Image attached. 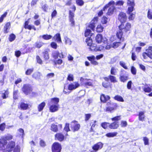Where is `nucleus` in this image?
Masks as SVG:
<instances>
[{
  "mask_svg": "<svg viewBox=\"0 0 152 152\" xmlns=\"http://www.w3.org/2000/svg\"><path fill=\"white\" fill-rule=\"evenodd\" d=\"M131 27V24L129 23H127L124 25L123 24H121L118 26L119 30L117 31L116 36L119 39H122L123 41L124 38L122 37L123 35L126 34L129 31Z\"/></svg>",
  "mask_w": 152,
  "mask_h": 152,
  "instance_id": "obj_1",
  "label": "nucleus"
},
{
  "mask_svg": "<svg viewBox=\"0 0 152 152\" xmlns=\"http://www.w3.org/2000/svg\"><path fill=\"white\" fill-rule=\"evenodd\" d=\"M98 20L97 17H96L94 18L92 20L88 25V28H90L91 30L94 31V30L95 27V24L97 23ZM93 34L91 33V31L89 28H86V30L85 31V35L86 37H91L92 36Z\"/></svg>",
  "mask_w": 152,
  "mask_h": 152,
  "instance_id": "obj_2",
  "label": "nucleus"
},
{
  "mask_svg": "<svg viewBox=\"0 0 152 152\" xmlns=\"http://www.w3.org/2000/svg\"><path fill=\"white\" fill-rule=\"evenodd\" d=\"M127 4L129 6L127 13L129 15V19L130 20H133L135 16L134 14L133 13H131L134 9V7L135 6L134 1L133 0H128Z\"/></svg>",
  "mask_w": 152,
  "mask_h": 152,
  "instance_id": "obj_3",
  "label": "nucleus"
},
{
  "mask_svg": "<svg viewBox=\"0 0 152 152\" xmlns=\"http://www.w3.org/2000/svg\"><path fill=\"white\" fill-rule=\"evenodd\" d=\"M23 92L26 95H28L32 91V88L31 85L26 84L23 85L22 88Z\"/></svg>",
  "mask_w": 152,
  "mask_h": 152,
  "instance_id": "obj_4",
  "label": "nucleus"
},
{
  "mask_svg": "<svg viewBox=\"0 0 152 152\" xmlns=\"http://www.w3.org/2000/svg\"><path fill=\"white\" fill-rule=\"evenodd\" d=\"M124 69L121 70L119 74V79L121 81L124 83L129 79L128 75Z\"/></svg>",
  "mask_w": 152,
  "mask_h": 152,
  "instance_id": "obj_5",
  "label": "nucleus"
},
{
  "mask_svg": "<svg viewBox=\"0 0 152 152\" xmlns=\"http://www.w3.org/2000/svg\"><path fill=\"white\" fill-rule=\"evenodd\" d=\"M142 56L144 59H147L148 57L152 59V46H149L146 52L142 53Z\"/></svg>",
  "mask_w": 152,
  "mask_h": 152,
  "instance_id": "obj_6",
  "label": "nucleus"
},
{
  "mask_svg": "<svg viewBox=\"0 0 152 152\" xmlns=\"http://www.w3.org/2000/svg\"><path fill=\"white\" fill-rule=\"evenodd\" d=\"M61 145L57 142L53 143L52 145V152H61Z\"/></svg>",
  "mask_w": 152,
  "mask_h": 152,
  "instance_id": "obj_7",
  "label": "nucleus"
},
{
  "mask_svg": "<svg viewBox=\"0 0 152 152\" xmlns=\"http://www.w3.org/2000/svg\"><path fill=\"white\" fill-rule=\"evenodd\" d=\"M95 40L98 43L103 42L104 43H107V39L106 37H103L102 35L101 34H98L96 35L95 37Z\"/></svg>",
  "mask_w": 152,
  "mask_h": 152,
  "instance_id": "obj_8",
  "label": "nucleus"
},
{
  "mask_svg": "<svg viewBox=\"0 0 152 152\" xmlns=\"http://www.w3.org/2000/svg\"><path fill=\"white\" fill-rule=\"evenodd\" d=\"M71 129L74 132L78 131L80 128V125L77 123V121H73L71 123L70 126Z\"/></svg>",
  "mask_w": 152,
  "mask_h": 152,
  "instance_id": "obj_9",
  "label": "nucleus"
},
{
  "mask_svg": "<svg viewBox=\"0 0 152 152\" xmlns=\"http://www.w3.org/2000/svg\"><path fill=\"white\" fill-rule=\"evenodd\" d=\"M86 42L88 46H91L90 49L91 51H98V49L96 47H92V44H93L92 39L91 37H88L86 39Z\"/></svg>",
  "mask_w": 152,
  "mask_h": 152,
  "instance_id": "obj_10",
  "label": "nucleus"
},
{
  "mask_svg": "<svg viewBox=\"0 0 152 152\" xmlns=\"http://www.w3.org/2000/svg\"><path fill=\"white\" fill-rule=\"evenodd\" d=\"M118 19L121 23V24H123L126 22L127 19V17L125 13L120 12L118 16Z\"/></svg>",
  "mask_w": 152,
  "mask_h": 152,
  "instance_id": "obj_11",
  "label": "nucleus"
},
{
  "mask_svg": "<svg viewBox=\"0 0 152 152\" xmlns=\"http://www.w3.org/2000/svg\"><path fill=\"white\" fill-rule=\"evenodd\" d=\"M103 147V144L101 142H98L94 145L92 147V149L94 151L91 152H96L99 150L101 149Z\"/></svg>",
  "mask_w": 152,
  "mask_h": 152,
  "instance_id": "obj_12",
  "label": "nucleus"
},
{
  "mask_svg": "<svg viewBox=\"0 0 152 152\" xmlns=\"http://www.w3.org/2000/svg\"><path fill=\"white\" fill-rule=\"evenodd\" d=\"M116 107V104L114 103H111L110 105L107 107L106 111L109 113H111L113 112Z\"/></svg>",
  "mask_w": 152,
  "mask_h": 152,
  "instance_id": "obj_13",
  "label": "nucleus"
},
{
  "mask_svg": "<svg viewBox=\"0 0 152 152\" xmlns=\"http://www.w3.org/2000/svg\"><path fill=\"white\" fill-rule=\"evenodd\" d=\"M58 128L60 129H61L62 128V125L61 124H59L57 126L55 124H53L51 125L50 127L51 130L56 132H58Z\"/></svg>",
  "mask_w": 152,
  "mask_h": 152,
  "instance_id": "obj_14",
  "label": "nucleus"
},
{
  "mask_svg": "<svg viewBox=\"0 0 152 152\" xmlns=\"http://www.w3.org/2000/svg\"><path fill=\"white\" fill-rule=\"evenodd\" d=\"M74 17V14L71 10L69 11V18L70 22L71 23V26H73L75 25V21L73 18Z\"/></svg>",
  "mask_w": 152,
  "mask_h": 152,
  "instance_id": "obj_15",
  "label": "nucleus"
},
{
  "mask_svg": "<svg viewBox=\"0 0 152 152\" xmlns=\"http://www.w3.org/2000/svg\"><path fill=\"white\" fill-rule=\"evenodd\" d=\"M87 58L88 60L91 61V63L94 65H97L98 64V63L95 61L96 58L94 56H88Z\"/></svg>",
  "mask_w": 152,
  "mask_h": 152,
  "instance_id": "obj_16",
  "label": "nucleus"
},
{
  "mask_svg": "<svg viewBox=\"0 0 152 152\" xmlns=\"http://www.w3.org/2000/svg\"><path fill=\"white\" fill-rule=\"evenodd\" d=\"M119 126V123L118 121H114L113 123L109 124V128L111 129H117Z\"/></svg>",
  "mask_w": 152,
  "mask_h": 152,
  "instance_id": "obj_17",
  "label": "nucleus"
},
{
  "mask_svg": "<svg viewBox=\"0 0 152 152\" xmlns=\"http://www.w3.org/2000/svg\"><path fill=\"white\" fill-rule=\"evenodd\" d=\"M15 146V143L14 142L11 141L7 145V151H11L13 149H14Z\"/></svg>",
  "mask_w": 152,
  "mask_h": 152,
  "instance_id": "obj_18",
  "label": "nucleus"
},
{
  "mask_svg": "<svg viewBox=\"0 0 152 152\" xmlns=\"http://www.w3.org/2000/svg\"><path fill=\"white\" fill-rule=\"evenodd\" d=\"M79 86L80 84L78 83H75V84L71 83L69 85L68 89L69 90L72 91L78 87Z\"/></svg>",
  "mask_w": 152,
  "mask_h": 152,
  "instance_id": "obj_19",
  "label": "nucleus"
},
{
  "mask_svg": "<svg viewBox=\"0 0 152 152\" xmlns=\"http://www.w3.org/2000/svg\"><path fill=\"white\" fill-rule=\"evenodd\" d=\"M55 137L58 140L62 141L64 139V136L62 133H57L55 135Z\"/></svg>",
  "mask_w": 152,
  "mask_h": 152,
  "instance_id": "obj_20",
  "label": "nucleus"
},
{
  "mask_svg": "<svg viewBox=\"0 0 152 152\" xmlns=\"http://www.w3.org/2000/svg\"><path fill=\"white\" fill-rule=\"evenodd\" d=\"M110 98L109 96H105L104 94H102L101 95L100 99L102 102L105 103L109 100Z\"/></svg>",
  "mask_w": 152,
  "mask_h": 152,
  "instance_id": "obj_21",
  "label": "nucleus"
},
{
  "mask_svg": "<svg viewBox=\"0 0 152 152\" xmlns=\"http://www.w3.org/2000/svg\"><path fill=\"white\" fill-rule=\"evenodd\" d=\"M59 105L56 104H52L50 106L49 109L50 111L51 112H54L58 110Z\"/></svg>",
  "mask_w": 152,
  "mask_h": 152,
  "instance_id": "obj_22",
  "label": "nucleus"
},
{
  "mask_svg": "<svg viewBox=\"0 0 152 152\" xmlns=\"http://www.w3.org/2000/svg\"><path fill=\"white\" fill-rule=\"evenodd\" d=\"M29 105L28 104L21 102L20 104V108L23 110H26L28 108Z\"/></svg>",
  "mask_w": 152,
  "mask_h": 152,
  "instance_id": "obj_23",
  "label": "nucleus"
},
{
  "mask_svg": "<svg viewBox=\"0 0 152 152\" xmlns=\"http://www.w3.org/2000/svg\"><path fill=\"white\" fill-rule=\"evenodd\" d=\"M53 39L56 40L58 43H61L62 42L60 34L59 33L56 34L54 37H53Z\"/></svg>",
  "mask_w": 152,
  "mask_h": 152,
  "instance_id": "obj_24",
  "label": "nucleus"
},
{
  "mask_svg": "<svg viewBox=\"0 0 152 152\" xmlns=\"http://www.w3.org/2000/svg\"><path fill=\"white\" fill-rule=\"evenodd\" d=\"M42 56L45 61H48L49 58V56L48 52L46 50H45L42 53Z\"/></svg>",
  "mask_w": 152,
  "mask_h": 152,
  "instance_id": "obj_25",
  "label": "nucleus"
},
{
  "mask_svg": "<svg viewBox=\"0 0 152 152\" xmlns=\"http://www.w3.org/2000/svg\"><path fill=\"white\" fill-rule=\"evenodd\" d=\"M41 75V73L39 72H35L32 75V77L37 80H39L40 79Z\"/></svg>",
  "mask_w": 152,
  "mask_h": 152,
  "instance_id": "obj_26",
  "label": "nucleus"
},
{
  "mask_svg": "<svg viewBox=\"0 0 152 152\" xmlns=\"http://www.w3.org/2000/svg\"><path fill=\"white\" fill-rule=\"evenodd\" d=\"M139 120L140 121H144L145 118V115H144V112L143 111L140 112L139 113Z\"/></svg>",
  "mask_w": 152,
  "mask_h": 152,
  "instance_id": "obj_27",
  "label": "nucleus"
},
{
  "mask_svg": "<svg viewBox=\"0 0 152 152\" xmlns=\"http://www.w3.org/2000/svg\"><path fill=\"white\" fill-rule=\"evenodd\" d=\"M59 101V99L57 97H54L51 99V102L52 104H56L59 105L58 104Z\"/></svg>",
  "mask_w": 152,
  "mask_h": 152,
  "instance_id": "obj_28",
  "label": "nucleus"
},
{
  "mask_svg": "<svg viewBox=\"0 0 152 152\" xmlns=\"http://www.w3.org/2000/svg\"><path fill=\"white\" fill-rule=\"evenodd\" d=\"M10 26V22H8L6 23L4 27V32L5 34L8 33V30H9Z\"/></svg>",
  "mask_w": 152,
  "mask_h": 152,
  "instance_id": "obj_29",
  "label": "nucleus"
},
{
  "mask_svg": "<svg viewBox=\"0 0 152 152\" xmlns=\"http://www.w3.org/2000/svg\"><path fill=\"white\" fill-rule=\"evenodd\" d=\"M115 4V2L113 1H112L109 2L103 8L102 10L103 11H104L106 10L109 7L112 5H114Z\"/></svg>",
  "mask_w": 152,
  "mask_h": 152,
  "instance_id": "obj_30",
  "label": "nucleus"
},
{
  "mask_svg": "<svg viewBox=\"0 0 152 152\" xmlns=\"http://www.w3.org/2000/svg\"><path fill=\"white\" fill-rule=\"evenodd\" d=\"M143 90L145 92L150 93L152 91V87H149L145 86L142 87Z\"/></svg>",
  "mask_w": 152,
  "mask_h": 152,
  "instance_id": "obj_31",
  "label": "nucleus"
},
{
  "mask_svg": "<svg viewBox=\"0 0 152 152\" xmlns=\"http://www.w3.org/2000/svg\"><path fill=\"white\" fill-rule=\"evenodd\" d=\"M115 7L113 5L111 6L109 9L108 12L107 14L109 15H110L112 14L114 10L115 9Z\"/></svg>",
  "mask_w": 152,
  "mask_h": 152,
  "instance_id": "obj_32",
  "label": "nucleus"
},
{
  "mask_svg": "<svg viewBox=\"0 0 152 152\" xmlns=\"http://www.w3.org/2000/svg\"><path fill=\"white\" fill-rule=\"evenodd\" d=\"M118 134V133L116 132H109L106 134V136L108 137H113L116 136Z\"/></svg>",
  "mask_w": 152,
  "mask_h": 152,
  "instance_id": "obj_33",
  "label": "nucleus"
},
{
  "mask_svg": "<svg viewBox=\"0 0 152 152\" xmlns=\"http://www.w3.org/2000/svg\"><path fill=\"white\" fill-rule=\"evenodd\" d=\"M45 105V103L44 102H42L40 104H39L38 107V110L39 111H42Z\"/></svg>",
  "mask_w": 152,
  "mask_h": 152,
  "instance_id": "obj_34",
  "label": "nucleus"
},
{
  "mask_svg": "<svg viewBox=\"0 0 152 152\" xmlns=\"http://www.w3.org/2000/svg\"><path fill=\"white\" fill-rule=\"evenodd\" d=\"M59 55V52L56 50L53 51L52 52V56L55 59L58 58Z\"/></svg>",
  "mask_w": 152,
  "mask_h": 152,
  "instance_id": "obj_35",
  "label": "nucleus"
},
{
  "mask_svg": "<svg viewBox=\"0 0 152 152\" xmlns=\"http://www.w3.org/2000/svg\"><path fill=\"white\" fill-rule=\"evenodd\" d=\"M42 36L43 39L45 40H49L52 38V36L50 35H48V34H44L42 36H40V37Z\"/></svg>",
  "mask_w": 152,
  "mask_h": 152,
  "instance_id": "obj_36",
  "label": "nucleus"
},
{
  "mask_svg": "<svg viewBox=\"0 0 152 152\" xmlns=\"http://www.w3.org/2000/svg\"><path fill=\"white\" fill-rule=\"evenodd\" d=\"M16 38L15 35L13 33L11 34L9 37V41L10 42L14 41Z\"/></svg>",
  "mask_w": 152,
  "mask_h": 152,
  "instance_id": "obj_37",
  "label": "nucleus"
},
{
  "mask_svg": "<svg viewBox=\"0 0 152 152\" xmlns=\"http://www.w3.org/2000/svg\"><path fill=\"white\" fill-rule=\"evenodd\" d=\"M7 143V141L4 139H0V147L1 148L4 146Z\"/></svg>",
  "mask_w": 152,
  "mask_h": 152,
  "instance_id": "obj_38",
  "label": "nucleus"
},
{
  "mask_svg": "<svg viewBox=\"0 0 152 152\" xmlns=\"http://www.w3.org/2000/svg\"><path fill=\"white\" fill-rule=\"evenodd\" d=\"M114 98L115 99V100H117L118 101L121 102H124V100L122 98V97L119 95H116L115 96Z\"/></svg>",
  "mask_w": 152,
  "mask_h": 152,
  "instance_id": "obj_39",
  "label": "nucleus"
},
{
  "mask_svg": "<svg viewBox=\"0 0 152 152\" xmlns=\"http://www.w3.org/2000/svg\"><path fill=\"white\" fill-rule=\"evenodd\" d=\"M109 79L111 82L115 83L117 82L116 79V77L114 76L110 75L109 76Z\"/></svg>",
  "mask_w": 152,
  "mask_h": 152,
  "instance_id": "obj_40",
  "label": "nucleus"
},
{
  "mask_svg": "<svg viewBox=\"0 0 152 152\" xmlns=\"http://www.w3.org/2000/svg\"><path fill=\"white\" fill-rule=\"evenodd\" d=\"M118 69L114 67H112L110 70V73L112 75H115V73L117 72Z\"/></svg>",
  "mask_w": 152,
  "mask_h": 152,
  "instance_id": "obj_41",
  "label": "nucleus"
},
{
  "mask_svg": "<svg viewBox=\"0 0 152 152\" xmlns=\"http://www.w3.org/2000/svg\"><path fill=\"white\" fill-rule=\"evenodd\" d=\"M9 92L7 90L5 91L4 93H2L1 96L3 99H5L7 98L8 96Z\"/></svg>",
  "mask_w": 152,
  "mask_h": 152,
  "instance_id": "obj_42",
  "label": "nucleus"
},
{
  "mask_svg": "<svg viewBox=\"0 0 152 152\" xmlns=\"http://www.w3.org/2000/svg\"><path fill=\"white\" fill-rule=\"evenodd\" d=\"M103 27L101 25H99L96 27V31L98 32H101L103 31Z\"/></svg>",
  "mask_w": 152,
  "mask_h": 152,
  "instance_id": "obj_43",
  "label": "nucleus"
},
{
  "mask_svg": "<svg viewBox=\"0 0 152 152\" xmlns=\"http://www.w3.org/2000/svg\"><path fill=\"white\" fill-rule=\"evenodd\" d=\"M147 17L150 19H152V10L149 9L147 13Z\"/></svg>",
  "mask_w": 152,
  "mask_h": 152,
  "instance_id": "obj_44",
  "label": "nucleus"
},
{
  "mask_svg": "<svg viewBox=\"0 0 152 152\" xmlns=\"http://www.w3.org/2000/svg\"><path fill=\"white\" fill-rule=\"evenodd\" d=\"M25 29H27L29 30H31V29H33L35 31L36 30L35 27L33 25H29L28 26H27L26 27H25L24 28Z\"/></svg>",
  "mask_w": 152,
  "mask_h": 152,
  "instance_id": "obj_45",
  "label": "nucleus"
},
{
  "mask_svg": "<svg viewBox=\"0 0 152 152\" xmlns=\"http://www.w3.org/2000/svg\"><path fill=\"white\" fill-rule=\"evenodd\" d=\"M110 123L107 122H103L101 124V126L104 129H106L108 127V124L109 125Z\"/></svg>",
  "mask_w": 152,
  "mask_h": 152,
  "instance_id": "obj_46",
  "label": "nucleus"
},
{
  "mask_svg": "<svg viewBox=\"0 0 152 152\" xmlns=\"http://www.w3.org/2000/svg\"><path fill=\"white\" fill-rule=\"evenodd\" d=\"M34 69L31 68L27 69L26 71L25 74L27 75H30L33 72Z\"/></svg>",
  "mask_w": 152,
  "mask_h": 152,
  "instance_id": "obj_47",
  "label": "nucleus"
},
{
  "mask_svg": "<svg viewBox=\"0 0 152 152\" xmlns=\"http://www.w3.org/2000/svg\"><path fill=\"white\" fill-rule=\"evenodd\" d=\"M65 40V42L66 44L70 45L71 44V40L67 37H64Z\"/></svg>",
  "mask_w": 152,
  "mask_h": 152,
  "instance_id": "obj_48",
  "label": "nucleus"
},
{
  "mask_svg": "<svg viewBox=\"0 0 152 152\" xmlns=\"http://www.w3.org/2000/svg\"><path fill=\"white\" fill-rule=\"evenodd\" d=\"M76 4L79 6H82L84 4V2L83 0H76Z\"/></svg>",
  "mask_w": 152,
  "mask_h": 152,
  "instance_id": "obj_49",
  "label": "nucleus"
},
{
  "mask_svg": "<svg viewBox=\"0 0 152 152\" xmlns=\"http://www.w3.org/2000/svg\"><path fill=\"white\" fill-rule=\"evenodd\" d=\"M120 65L124 68L126 69H128L127 66L126 65L125 63L123 61H121L119 62Z\"/></svg>",
  "mask_w": 152,
  "mask_h": 152,
  "instance_id": "obj_50",
  "label": "nucleus"
},
{
  "mask_svg": "<svg viewBox=\"0 0 152 152\" xmlns=\"http://www.w3.org/2000/svg\"><path fill=\"white\" fill-rule=\"evenodd\" d=\"M131 71L132 74L133 75H135L136 74V69L133 66H132L131 67Z\"/></svg>",
  "mask_w": 152,
  "mask_h": 152,
  "instance_id": "obj_51",
  "label": "nucleus"
},
{
  "mask_svg": "<svg viewBox=\"0 0 152 152\" xmlns=\"http://www.w3.org/2000/svg\"><path fill=\"white\" fill-rule=\"evenodd\" d=\"M44 44L42 42H37L35 43L36 47L38 48H40Z\"/></svg>",
  "mask_w": 152,
  "mask_h": 152,
  "instance_id": "obj_52",
  "label": "nucleus"
},
{
  "mask_svg": "<svg viewBox=\"0 0 152 152\" xmlns=\"http://www.w3.org/2000/svg\"><path fill=\"white\" fill-rule=\"evenodd\" d=\"M62 60L61 59H59L57 60L54 61V64L56 65L57 64H61L62 63Z\"/></svg>",
  "mask_w": 152,
  "mask_h": 152,
  "instance_id": "obj_53",
  "label": "nucleus"
},
{
  "mask_svg": "<svg viewBox=\"0 0 152 152\" xmlns=\"http://www.w3.org/2000/svg\"><path fill=\"white\" fill-rule=\"evenodd\" d=\"M64 130L67 132L70 131L69 128V124L68 123H66L64 129Z\"/></svg>",
  "mask_w": 152,
  "mask_h": 152,
  "instance_id": "obj_54",
  "label": "nucleus"
},
{
  "mask_svg": "<svg viewBox=\"0 0 152 152\" xmlns=\"http://www.w3.org/2000/svg\"><path fill=\"white\" fill-rule=\"evenodd\" d=\"M41 5L42 6V9L43 11L46 12L48 9V5L47 4H44L43 5V4L42 3L41 4Z\"/></svg>",
  "mask_w": 152,
  "mask_h": 152,
  "instance_id": "obj_55",
  "label": "nucleus"
},
{
  "mask_svg": "<svg viewBox=\"0 0 152 152\" xmlns=\"http://www.w3.org/2000/svg\"><path fill=\"white\" fill-rule=\"evenodd\" d=\"M120 116H117L113 118H111V120L114 121H118L121 119Z\"/></svg>",
  "mask_w": 152,
  "mask_h": 152,
  "instance_id": "obj_56",
  "label": "nucleus"
},
{
  "mask_svg": "<svg viewBox=\"0 0 152 152\" xmlns=\"http://www.w3.org/2000/svg\"><path fill=\"white\" fill-rule=\"evenodd\" d=\"M51 47L55 49H56L57 47V45L56 43L54 42H52L50 44Z\"/></svg>",
  "mask_w": 152,
  "mask_h": 152,
  "instance_id": "obj_57",
  "label": "nucleus"
},
{
  "mask_svg": "<svg viewBox=\"0 0 152 152\" xmlns=\"http://www.w3.org/2000/svg\"><path fill=\"white\" fill-rule=\"evenodd\" d=\"M5 78L4 76H2L1 78H0V85L2 86L4 83V79Z\"/></svg>",
  "mask_w": 152,
  "mask_h": 152,
  "instance_id": "obj_58",
  "label": "nucleus"
},
{
  "mask_svg": "<svg viewBox=\"0 0 152 152\" xmlns=\"http://www.w3.org/2000/svg\"><path fill=\"white\" fill-rule=\"evenodd\" d=\"M107 18L105 17L104 16L102 19L101 22L103 24H106L107 22Z\"/></svg>",
  "mask_w": 152,
  "mask_h": 152,
  "instance_id": "obj_59",
  "label": "nucleus"
},
{
  "mask_svg": "<svg viewBox=\"0 0 152 152\" xmlns=\"http://www.w3.org/2000/svg\"><path fill=\"white\" fill-rule=\"evenodd\" d=\"M67 79L70 81H73L74 80L73 76L72 74H69L67 77Z\"/></svg>",
  "mask_w": 152,
  "mask_h": 152,
  "instance_id": "obj_60",
  "label": "nucleus"
},
{
  "mask_svg": "<svg viewBox=\"0 0 152 152\" xmlns=\"http://www.w3.org/2000/svg\"><path fill=\"white\" fill-rule=\"evenodd\" d=\"M127 125V123L126 121H122L121 122V125L122 127H126Z\"/></svg>",
  "mask_w": 152,
  "mask_h": 152,
  "instance_id": "obj_61",
  "label": "nucleus"
},
{
  "mask_svg": "<svg viewBox=\"0 0 152 152\" xmlns=\"http://www.w3.org/2000/svg\"><path fill=\"white\" fill-rule=\"evenodd\" d=\"M5 124L3 123L0 124V130L1 131H3L5 129Z\"/></svg>",
  "mask_w": 152,
  "mask_h": 152,
  "instance_id": "obj_62",
  "label": "nucleus"
},
{
  "mask_svg": "<svg viewBox=\"0 0 152 152\" xmlns=\"http://www.w3.org/2000/svg\"><path fill=\"white\" fill-rule=\"evenodd\" d=\"M18 92V90H15L14 91H13V98L15 99H17V94Z\"/></svg>",
  "mask_w": 152,
  "mask_h": 152,
  "instance_id": "obj_63",
  "label": "nucleus"
},
{
  "mask_svg": "<svg viewBox=\"0 0 152 152\" xmlns=\"http://www.w3.org/2000/svg\"><path fill=\"white\" fill-rule=\"evenodd\" d=\"M143 140L144 141V143L145 145H148L149 140L147 137H144L143 139Z\"/></svg>",
  "mask_w": 152,
  "mask_h": 152,
  "instance_id": "obj_64",
  "label": "nucleus"
}]
</instances>
